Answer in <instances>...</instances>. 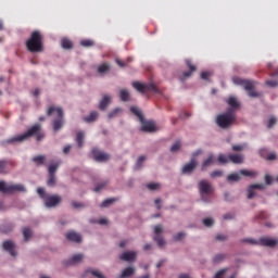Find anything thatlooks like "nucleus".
Masks as SVG:
<instances>
[{
  "label": "nucleus",
  "mask_w": 278,
  "mask_h": 278,
  "mask_svg": "<svg viewBox=\"0 0 278 278\" xmlns=\"http://www.w3.org/2000/svg\"><path fill=\"white\" fill-rule=\"evenodd\" d=\"M258 218H261L262 220H266V218H268V215L266 214V212H261L258 214Z\"/></svg>",
  "instance_id": "nucleus-59"
},
{
  "label": "nucleus",
  "mask_w": 278,
  "mask_h": 278,
  "mask_svg": "<svg viewBox=\"0 0 278 278\" xmlns=\"http://www.w3.org/2000/svg\"><path fill=\"white\" fill-rule=\"evenodd\" d=\"M0 192H3V194H14V192H27V189H25V186L22 184H11L8 185L5 181H0Z\"/></svg>",
  "instance_id": "nucleus-8"
},
{
  "label": "nucleus",
  "mask_w": 278,
  "mask_h": 278,
  "mask_svg": "<svg viewBox=\"0 0 278 278\" xmlns=\"http://www.w3.org/2000/svg\"><path fill=\"white\" fill-rule=\"evenodd\" d=\"M186 238V232H178L176 236H174V241L179 242Z\"/></svg>",
  "instance_id": "nucleus-46"
},
{
  "label": "nucleus",
  "mask_w": 278,
  "mask_h": 278,
  "mask_svg": "<svg viewBox=\"0 0 278 278\" xmlns=\"http://www.w3.org/2000/svg\"><path fill=\"white\" fill-rule=\"evenodd\" d=\"M160 188L159 184L152 182L148 185L149 190H157Z\"/></svg>",
  "instance_id": "nucleus-55"
},
{
  "label": "nucleus",
  "mask_w": 278,
  "mask_h": 278,
  "mask_svg": "<svg viewBox=\"0 0 278 278\" xmlns=\"http://www.w3.org/2000/svg\"><path fill=\"white\" fill-rule=\"evenodd\" d=\"M199 163L197 160L192 159L189 163H186L181 168V175H192L197 170Z\"/></svg>",
  "instance_id": "nucleus-11"
},
{
  "label": "nucleus",
  "mask_w": 278,
  "mask_h": 278,
  "mask_svg": "<svg viewBox=\"0 0 278 278\" xmlns=\"http://www.w3.org/2000/svg\"><path fill=\"white\" fill-rule=\"evenodd\" d=\"M154 203H155V205H156V207H157V210H162V200L161 199H156L155 201H154Z\"/></svg>",
  "instance_id": "nucleus-61"
},
{
  "label": "nucleus",
  "mask_w": 278,
  "mask_h": 278,
  "mask_svg": "<svg viewBox=\"0 0 278 278\" xmlns=\"http://www.w3.org/2000/svg\"><path fill=\"white\" fill-rule=\"evenodd\" d=\"M37 193L42 199L46 207H58L62 203V197L58 194H49L47 191H45V188L39 187L37 189Z\"/></svg>",
  "instance_id": "nucleus-4"
},
{
  "label": "nucleus",
  "mask_w": 278,
  "mask_h": 278,
  "mask_svg": "<svg viewBox=\"0 0 278 278\" xmlns=\"http://www.w3.org/2000/svg\"><path fill=\"white\" fill-rule=\"evenodd\" d=\"M214 164V156L211 154L202 163V170H205L208 166H212Z\"/></svg>",
  "instance_id": "nucleus-31"
},
{
  "label": "nucleus",
  "mask_w": 278,
  "mask_h": 278,
  "mask_svg": "<svg viewBox=\"0 0 278 278\" xmlns=\"http://www.w3.org/2000/svg\"><path fill=\"white\" fill-rule=\"evenodd\" d=\"M203 225H205V227H212L214 225V219H212V218H204L203 219Z\"/></svg>",
  "instance_id": "nucleus-50"
},
{
  "label": "nucleus",
  "mask_w": 278,
  "mask_h": 278,
  "mask_svg": "<svg viewBox=\"0 0 278 278\" xmlns=\"http://www.w3.org/2000/svg\"><path fill=\"white\" fill-rule=\"evenodd\" d=\"M130 112H131L132 114H135V116H137L140 122L144 118V115L142 114V111H140V110H139L138 108H136V106H131V108H130Z\"/></svg>",
  "instance_id": "nucleus-33"
},
{
  "label": "nucleus",
  "mask_w": 278,
  "mask_h": 278,
  "mask_svg": "<svg viewBox=\"0 0 278 278\" xmlns=\"http://www.w3.org/2000/svg\"><path fill=\"white\" fill-rule=\"evenodd\" d=\"M76 142H77L79 149H81L84 147V131L77 132Z\"/></svg>",
  "instance_id": "nucleus-37"
},
{
  "label": "nucleus",
  "mask_w": 278,
  "mask_h": 278,
  "mask_svg": "<svg viewBox=\"0 0 278 278\" xmlns=\"http://www.w3.org/2000/svg\"><path fill=\"white\" fill-rule=\"evenodd\" d=\"M136 275V268L135 267H126L122 274L119 275L118 278H128V277H134Z\"/></svg>",
  "instance_id": "nucleus-20"
},
{
  "label": "nucleus",
  "mask_w": 278,
  "mask_h": 278,
  "mask_svg": "<svg viewBox=\"0 0 278 278\" xmlns=\"http://www.w3.org/2000/svg\"><path fill=\"white\" fill-rule=\"evenodd\" d=\"M84 260V254H76L74 256H72V258L70 260L68 264H79V262H81Z\"/></svg>",
  "instance_id": "nucleus-36"
},
{
  "label": "nucleus",
  "mask_w": 278,
  "mask_h": 278,
  "mask_svg": "<svg viewBox=\"0 0 278 278\" xmlns=\"http://www.w3.org/2000/svg\"><path fill=\"white\" fill-rule=\"evenodd\" d=\"M110 103H112V97L109 94H104L99 104L100 110H105L108 105H110Z\"/></svg>",
  "instance_id": "nucleus-22"
},
{
  "label": "nucleus",
  "mask_w": 278,
  "mask_h": 278,
  "mask_svg": "<svg viewBox=\"0 0 278 278\" xmlns=\"http://www.w3.org/2000/svg\"><path fill=\"white\" fill-rule=\"evenodd\" d=\"M66 239L70 240V242H76L79 244V242H81V235L75 231H70L66 233Z\"/></svg>",
  "instance_id": "nucleus-18"
},
{
  "label": "nucleus",
  "mask_w": 278,
  "mask_h": 278,
  "mask_svg": "<svg viewBox=\"0 0 278 278\" xmlns=\"http://www.w3.org/2000/svg\"><path fill=\"white\" fill-rule=\"evenodd\" d=\"M236 218V214L233 213H227L224 215V220H233Z\"/></svg>",
  "instance_id": "nucleus-51"
},
{
  "label": "nucleus",
  "mask_w": 278,
  "mask_h": 278,
  "mask_svg": "<svg viewBox=\"0 0 278 278\" xmlns=\"http://www.w3.org/2000/svg\"><path fill=\"white\" fill-rule=\"evenodd\" d=\"M198 188H199L201 200L204 203H210V201H212L210 199V194L214 192V187H212V184H210V181L207 180H201L198 185Z\"/></svg>",
  "instance_id": "nucleus-7"
},
{
  "label": "nucleus",
  "mask_w": 278,
  "mask_h": 278,
  "mask_svg": "<svg viewBox=\"0 0 278 278\" xmlns=\"http://www.w3.org/2000/svg\"><path fill=\"white\" fill-rule=\"evenodd\" d=\"M227 255L225 254H216L214 257H213V262L214 264H220V262H225Z\"/></svg>",
  "instance_id": "nucleus-39"
},
{
  "label": "nucleus",
  "mask_w": 278,
  "mask_h": 278,
  "mask_svg": "<svg viewBox=\"0 0 278 278\" xmlns=\"http://www.w3.org/2000/svg\"><path fill=\"white\" fill-rule=\"evenodd\" d=\"M116 201V199L111 198V199H106L102 202L101 207H108L109 205H112V203H114Z\"/></svg>",
  "instance_id": "nucleus-45"
},
{
  "label": "nucleus",
  "mask_w": 278,
  "mask_h": 278,
  "mask_svg": "<svg viewBox=\"0 0 278 278\" xmlns=\"http://www.w3.org/2000/svg\"><path fill=\"white\" fill-rule=\"evenodd\" d=\"M46 160L47 157L45 155H37L33 157V162H35L37 166H43Z\"/></svg>",
  "instance_id": "nucleus-30"
},
{
  "label": "nucleus",
  "mask_w": 278,
  "mask_h": 278,
  "mask_svg": "<svg viewBox=\"0 0 278 278\" xmlns=\"http://www.w3.org/2000/svg\"><path fill=\"white\" fill-rule=\"evenodd\" d=\"M240 172L239 173H233V174H229L227 176V182L228 184H236L237 181H240V179H242V176H240Z\"/></svg>",
  "instance_id": "nucleus-23"
},
{
  "label": "nucleus",
  "mask_w": 278,
  "mask_h": 278,
  "mask_svg": "<svg viewBox=\"0 0 278 278\" xmlns=\"http://www.w3.org/2000/svg\"><path fill=\"white\" fill-rule=\"evenodd\" d=\"M8 166H14V163L12 161H0V175L5 173V168H8Z\"/></svg>",
  "instance_id": "nucleus-27"
},
{
  "label": "nucleus",
  "mask_w": 278,
  "mask_h": 278,
  "mask_svg": "<svg viewBox=\"0 0 278 278\" xmlns=\"http://www.w3.org/2000/svg\"><path fill=\"white\" fill-rule=\"evenodd\" d=\"M241 242H247L248 244H256L261 247H269L273 249V247H277L278 241L275 239H270L268 237H262L258 241L255 239H242Z\"/></svg>",
  "instance_id": "nucleus-9"
},
{
  "label": "nucleus",
  "mask_w": 278,
  "mask_h": 278,
  "mask_svg": "<svg viewBox=\"0 0 278 278\" xmlns=\"http://www.w3.org/2000/svg\"><path fill=\"white\" fill-rule=\"evenodd\" d=\"M132 88L141 94H147V92H157V86L153 83L142 84L140 81H135L132 83Z\"/></svg>",
  "instance_id": "nucleus-10"
},
{
  "label": "nucleus",
  "mask_w": 278,
  "mask_h": 278,
  "mask_svg": "<svg viewBox=\"0 0 278 278\" xmlns=\"http://www.w3.org/2000/svg\"><path fill=\"white\" fill-rule=\"evenodd\" d=\"M98 73L100 75H105L106 73H110V65H108V63H103L98 67Z\"/></svg>",
  "instance_id": "nucleus-35"
},
{
  "label": "nucleus",
  "mask_w": 278,
  "mask_h": 278,
  "mask_svg": "<svg viewBox=\"0 0 278 278\" xmlns=\"http://www.w3.org/2000/svg\"><path fill=\"white\" fill-rule=\"evenodd\" d=\"M4 251H8L12 257H16V244L12 240L4 241L2 244Z\"/></svg>",
  "instance_id": "nucleus-14"
},
{
  "label": "nucleus",
  "mask_w": 278,
  "mask_h": 278,
  "mask_svg": "<svg viewBox=\"0 0 278 278\" xmlns=\"http://www.w3.org/2000/svg\"><path fill=\"white\" fill-rule=\"evenodd\" d=\"M217 162L219 164H229V156L225 155V154H219L217 157Z\"/></svg>",
  "instance_id": "nucleus-40"
},
{
  "label": "nucleus",
  "mask_w": 278,
  "mask_h": 278,
  "mask_svg": "<svg viewBox=\"0 0 278 278\" xmlns=\"http://www.w3.org/2000/svg\"><path fill=\"white\" fill-rule=\"evenodd\" d=\"M92 155L96 162H108L110 160V154L101 152L98 149L92 150Z\"/></svg>",
  "instance_id": "nucleus-15"
},
{
  "label": "nucleus",
  "mask_w": 278,
  "mask_h": 278,
  "mask_svg": "<svg viewBox=\"0 0 278 278\" xmlns=\"http://www.w3.org/2000/svg\"><path fill=\"white\" fill-rule=\"evenodd\" d=\"M31 136H35L37 139V142H40L45 138V131H42V125L41 124H35L28 130L22 135H18L16 137H13L4 143L12 144V142H23L27 140L28 138H31Z\"/></svg>",
  "instance_id": "nucleus-1"
},
{
  "label": "nucleus",
  "mask_w": 278,
  "mask_h": 278,
  "mask_svg": "<svg viewBox=\"0 0 278 278\" xmlns=\"http://www.w3.org/2000/svg\"><path fill=\"white\" fill-rule=\"evenodd\" d=\"M265 182L267 184V186H270V184H273V176L266 174L265 175Z\"/></svg>",
  "instance_id": "nucleus-56"
},
{
  "label": "nucleus",
  "mask_w": 278,
  "mask_h": 278,
  "mask_svg": "<svg viewBox=\"0 0 278 278\" xmlns=\"http://www.w3.org/2000/svg\"><path fill=\"white\" fill-rule=\"evenodd\" d=\"M264 185H251L248 188V199H253L255 197V190H264Z\"/></svg>",
  "instance_id": "nucleus-19"
},
{
  "label": "nucleus",
  "mask_w": 278,
  "mask_h": 278,
  "mask_svg": "<svg viewBox=\"0 0 278 278\" xmlns=\"http://www.w3.org/2000/svg\"><path fill=\"white\" fill-rule=\"evenodd\" d=\"M233 84H237V86H243L244 90H247L249 97H251L252 99H257L263 94L262 92L255 91V81L244 80L242 78L235 77Z\"/></svg>",
  "instance_id": "nucleus-6"
},
{
  "label": "nucleus",
  "mask_w": 278,
  "mask_h": 278,
  "mask_svg": "<svg viewBox=\"0 0 278 278\" xmlns=\"http://www.w3.org/2000/svg\"><path fill=\"white\" fill-rule=\"evenodd\" d=\"M226 273H227V269H222L215 274V278H223L225 277Z\"/></svg>",
  "instance_id": "nucleus-52"
},
{
  "label": "nucleus",
  "mask_w": 278,
  "mask_h": 278,
  "mask_svg": "<svg viewBox=\"0 0 278 278\" xmlns=\"http://www.w3.org/2000/svg\"><path fill=\"white\" fill-rule=\"evenodd\" d=\"M71 149H72L71 146H66V147L63 149V153H65V155H68V153H71Z\"/></svg>",
  "instance_id": "nucleus-64"
},
{
  "label": "nucleus",
  "mask_w": 278,
  "mask_h": 278,
  "mask_svg": "<svg viewBox=\"0 0 278 278\" xmlns=\"http://www.w3.org/2000/svg\"><path fill=\"white\" fill-rule=\"evenodd\" d=\"M186 64L189 68V72H184L182 73L184 79H188V77H192V73H194L197 71V66L192 64L191 60H187Z\"/></svg>",
  "instance_id": "nucleus-17"
},
{
  "label": "nucleus",
  "mask_w": 278,
  "mask_h": 278,
  "mask_svg": "<svg viewBox=\"0 0 278 278\" xmlns=\"http://www.w3.org/2000/svg\"><path fill=\"white\" fill-rule=\"evenodd\" d=\"M181 149V141H176L172 147H170V152L172 153H177Z\"/></svg>",
  "instance_id": "nucleus-44"
},
{
  "label": "nucleus",
  "mask_w": 278,
  "mask_h": 278,
  "mask_svg": "<svg viewBox=\"0 0 278 278\" xmlns=\"http://www.w3.org/2000/svg\"><path fill=\"white\" fill-rule=\"evenodd\" d=\"M60 164H62V161H58L56 163L50 164L48 167L49 175H55V173H58V169L60 168Z\"/></svg>",
  "instance_id": "nucleus-24"
},
{
  "label": "nucleus",
  "mask_w": 278,
  "mask_h": 278,
  "mask_svg": "<svg viewBox=\"0 0 278 278\" xmlns=\"http://www.w3.org/2000/svg\"><path fill=\"white\" fill-rule=\"evenodd\" d=\"M80 46L86 47V48L94 47V40H92V39H83L80 41Z\"/></svg>",
  "instance_id": "nucleus-38"
},
{
  "label": "nucleus",
  "mask_w": 278,
  "mask_h": 278,
  "mask_svg": "<svg viewBox=\"0 0 278 278\" xmlns=\"http://www.w3.org/2000/svg\"><path fill=\"white\" fill-rule=\"evenodd\" d=\"M141 123V131H146L147 134H153V131H157V127L154 122L146 121L142 118Z\"/></svg>",
  "instance_id": "nucleus-12"
},
{
  "label": "nucleus",
  "mask_w": 278,
  "mask_h": 278,
  "mask_svg": "<svg viewBox=\"0 0 278 278\" xmlns=\"http://www.w3.org/2000/svg\"><path fill=\"white\" fill-rule=\"evenodd\" d=\"M266 85L269 86L270 88H276V86H278V81L277 80H267Z\"/></svg>",
  "instance_id": "nucleus-54"
},
{
  "label": "nucleus",
  "mask_w": 278,
  "mask_h": 278,
  "mask_svg": "<svg viewBox=\"0 0 278 278\" xmlns=\"http://www.w3.org/2000/svg\"><path fill=\"white\" fill-rule=\"evenodd\" d=\"M228 105H230V110H238L240 108V102L235 97H230L227 101Z\"/></svg>",
  "instance_id": "nucleus-26"
},
{
  "label": "nucleus",
  "mask_w": 278,
  "mask_h": 278,
  "mask_svg": "<svg viewBox=\"0 0 278 278\" xmlns=\"http://www.w3.org/2000/svg\"><path fill=\"white\" fill-rule=\"evenodd\" d=\"M61 46L63 49H73V41L68 38H63L61 40Z\"/></svg>",
  "instance_id": "nucleus-34"
},
{
  "label": "nucleus",
  "mask_w": 278,
  "mask_h": 278,
  "mask_svg": "<svg viewBox=\"0 0 278 278\" xmlns=\"http://www.w3.org/2000/svg\"><path fill=\"white\" fill-rule=\"evenodd\" d=\"M26 49L29 53H42L45 51L42 34L39 30L31 33L30 38L26 41Z\"/></svg>",
  "instance_id": "nucleus-2"
},
{
  "label": "nucleus",
  "mask_w": 278,
  "mask_h": 278,
  "mask_svg": "<svg viewBox=\"0 0 278 278\" xmlns=\"http://www.w3.org/2000/svg\"><path fill=\"white\" fill-rule=\"evenodd\" d=\"M121 112H123V110L121 108H116L113 111H111L108 115L109 118H116V116H118V114H121Z\"/></svg>",
  "instance_id": "nucleus-41"
},
{
  "label": "nucleus",
  "mask_w": 278,
  "mask_h": 278,
  "mask_svg": "<svg viewBox=\"0 0 278 278\" xmlns=\"http://www.w3.org/2000/svg\"><path fill=\"white\" fill-rule=\"evenodd\" d=\"M136 257H138V253L130 251V252H124L119 258L123 262H134V260H136Z\"/></svg>",
  "instance_id": "nucleus-16"
},
{
  "label": "nucleus",
  "mask_w": 278,
  "mask_h": 278,
  "mask_svg": "<svg viewBox=\"0 0 278 278\" xmlns=\"http://www.w3.org/2000/svg\"><path fill=\"white\" fill-rule=\"evenodd\" d=\"M47 186H49L50 188H53V186H55V175L49 174Z\"/></svg>",
  "instance_id": "nucleus-43"
},
{
  "label": "nucleus",
  "mask_w": 278,
  "mask_h": 278,
  "mask_svg": "<svg viewBox=\"0 0 278 278\" xmlns=\"http://www.w3.org/2000/svg\"><path fill=\"white\" fill-rule=\"evenodd\" d=\"M47 116H56L53 121V131H60L64 127V111L62 108L51 105L48 108Z\"/></svg>",
  "instance_id": "nucleus-3"
},
{
  "label": "nucleus",
  "mask_w": 278,
  "mask_h": 278,
  "mask_svg": "<svg viewBox=\"0 0 278 278\" xmlns=\"http://www.w3.org/2000/svg\"><path fill=\"white\" fill-rule=\"evenodd\" d=\"M210 73L208 72H202L201 73V79H208L210 78Z\"/></svg>",
  "instance_id": "nucleus-60"
},
{
  "label": "nucleus",
  "mask_w": 278,
  "mask_h": 278,
  "mask_svg": "<svg viewBox=\"0 0 278 278\" xmlns=\"http://www.w3.org/2000/svg\"><path fill=\"white\" fill-rule=\"evenodd\" d=\"M228 160L232 162V164H242L244 156L242 154H228Z\"/></svg>",
  "instance_id": "nucleus-21"
},
{
  "label": "nucleus",
  "mask_w": 278,
  "mask_h": 278,
  "mask_svg": "<svg viewBox=\"0 0 278 278\" xmlns=\"http://www.w3.org/2000/svg\"><path fill=\"white\" fill-rule=\"evenodd\" d=\"M244 147L243 146H233L232 151H243Z\"/></svg>",
  "instance_id": "nucleus-62"
},
{
  "label": "nucleus",
  "mask_w": 278,
  "mask_h": 278,
  "mask_svg": "<svg viewBox=\"0 0 278 278\" xmlns=\"http://www.w3.org/2000/svg\"><path fill=\"white\" fill-rule=\"evenodd\" d=\"M144 160H147V156H144V155H141V156L138 157L137 168H142V164H143Z\"/></svg>",
  "instance_id": "nucleus-49"
},
{
  "label": "nucleus",
  "mask_w": 278,
  "mask_h": 278,
  "mask_svg": "<svg viewBox=\"0 0 278 278\" xmlns=\"http://www.w3.org/2000/svg\"><path fill=\"white\" fill-rule=\"evenodd\" d=\"M224 173L223 170H214L211 173L212 179H216V177H223Z\"/></svg>",
  "instance_id": "nucleus-48"
},
{
  "label": "nucleus",
  "mask_w": 278,
  "mask_h": 278,
  "mask_svg": "<svg viewBox=\"0 0 278 278\" xmlns=\"http://www.w3.org/2000/svg\"><path fill=\"white\" fill-rule=\"evenodd\" d=\"M164 229L162 228V225L154 226V240L157 242L159 247H164L166 244V241L164 240V237L160 236Z\"/></svg>",
  "instance_id": "nucleus-13"
},
{
  "label": "nucleus",
  "mask_w": 278,
  "mask_h": 278,
  "mask_svg": "<svg viewBox=\"0 0 278 278\" xmlns=\"http://www.w3.org/2000/svg\"><path fill=\"white\" fill-rule=\"evenodd\" d=\"M115 62L121 68H125V66H127V63L121 59H116Z\"/></svg>",
  "instance_id": "nucleus-53"
},
{
  "label": "nucleus",
  "mask_w": 278,
  "mask_h": 278,
  "mask_svg": "<svg viewBox=\"0 0 278 278\" xmlns=\"http://www.w3.org/2000/svg\"><path fill=\"white\" fill-rule=\"evenodd\" d=\"M216 240L225 241V240H227V236H225V235H217L216 236Z\"/></svg>",
  "instance_id": "nucleus-63"
},
{
  "label": "nucleus",
  "mask_w": 278,
  "mask_h": 278,
  "mask_svg": "<svg viewBox=\"0 0 278 278\" xmlns=\"http://www.w3.org/2000/svg\"><path fill=\"white\" fill-rule=\"evenodd\" d=\"M277 125V117H270L267 124L268 129H273Z\"/></svg>",
  "instance_id": "nucleus-47"
},
{
  "label": "nucleus",
  "mask_w": 278,
  "mask_h": 278,
  "mask_svg": "<svg viewBox=\"0 0 278 278\" xmlns=\"http://www.w3.org/2000/svg\"><path fill=\"white\" fill-rule=\"evenodd\" d=\"M23 236H24L25 242H27L29 240V238H31V236H34L31 228H29V227L23 228Z\"/></svg>",
  "instance_id": "nucleus-32"
},
{
  "label": "nucleus",
  "mask_w": 278,
  "mask_h": 278,
  "mask_svg": "<svg viewBox=\"0 0 278 278\" xmlns=\"http://www.w3.org/2000/svg\"><path fill=\"white\" fill-rule=\"evenodd\" d=\"M99 118V113L93 111L88 116L84 117L85 123H94Z\"/></svg>",
  "instance_id": "nucleus-25"
},
{
  "label": "nucleus",
  "mask_w": 278,
  "mask_h": 278,
  "mask_svg": "<svg viewBox=\"0 0 278 278\" xmlns=\"http://www.w3.org/2000/svg\"><path fill=\"white\" fill-rule=\"evenodd\" d=\"M239 175H243V177H257V172L249 170V169H241V170H239Z\"/></svg>",
  "instance_id": "nucleus-28"
},
{
  "label": "nucleus",
  "mask_w": 278,
  "mask_h": 278,
  "mask_svg": "<svg viewBox=\"0 0 278 278\" xmlns=\"http://www.w3.org/2000/svg\"><path fill=\"white\" fill-rule=\"evenodd\" d=\"M119 98L121 101L127 102L130 99L129 91L127 89L119 90Z\"/></svg>",
  "instance_id": "nucleus-29"
},
{
  "label": "nucleus",
  "mask_w": 278,
  "mask_h": 278,
  "mask_svg": "<svg viewBox=\"0 0 278 278\" xmlns=\"http://www.w3.org/2000/svg\"><path fill=\"white\" fill-rule=\"evenodd\" d=\"M235 121L236 111H233V109H228L226 113L218 115L216 118V123L222 129H227L228 127H231Z\"/></svg>",
  "instance_id": "nucleus-5"
},
{
  "label": "nucleus",
  "mask_w": 278,
  "mask_h": 278,
  "mask_svg": "<svg viewBox=\"0 0 278 278\" xmlns=\"http://www.w3.org/2000/svg\"><path fill=\"white\" fill-rule=\"evenodd\" d=\"M72 206H73L75 210H78V207H84V204H83V203H79V202H72Z\"/></svg>",
  "instance_id": "nucleus-58"
},
{
  "label": "nucleus",
  "mask_w": 278,
  "mask_h": 278,
  "mask_svg": "<svg viewBox=\"0 0 278 278\" xmlns=\"http://www.w3.org/2000/svg\"><path fill=\"white\" fill-rule=\"evenodd\" d=\"M109 181L108 180H104L100 184H98L96 186V188L93 189V192H101V190H103V188H105L108 186Z\"/></svg>",
  "instance_id": "nucleus-42"
},
{
  "label": "nucleus",
  "mask_w": 278,
  "mask_h": 278,
  "mask_svg": "<svg viewBox=\"0 0 278 278\" xmlns=\"http://www.w3.org/2000/svg\"><path fill=\"white\" fill-rule=\"evenodd\" d=\"M266 160L268 162H273V160H277V154L270 153L269 155L266 156Z\"/></svg>",
  "instance_id": "nucleus-57"
}]
</instances>
